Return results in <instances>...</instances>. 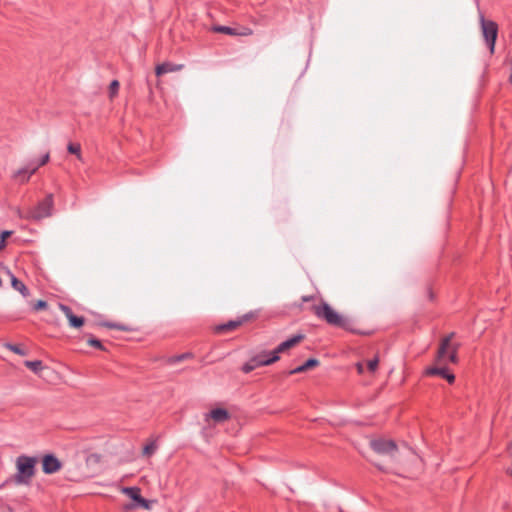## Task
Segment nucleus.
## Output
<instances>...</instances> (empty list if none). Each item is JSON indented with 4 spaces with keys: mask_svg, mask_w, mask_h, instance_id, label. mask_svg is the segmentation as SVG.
<instances>
[{
    "mask_svg": "<svg viewBox=\"0 0 512 512\" xmlns=\"http://www.w3.org/2000/svg\"><path fill=\"white\" fill-rule=\"evenodd\" d=\"M311 310L318 319L325 321L332 327L341 328L353 333L357 332L352 319L338 313L323 299L318 304H313Z\"/></svg>",
    "mask_w": 512,
    "mask_h": 512,
    "instance_id": "nucleus-1",
    "label": "nucleus"
},
{
    "mask_svg": "<svg viewBox=\"0 0 512 512\" xmlns=\"http://www.w3.org/2000/svg\"><path fill=\"white\" fill-rule=\"evenodd\" d=\"M38 459L34 456L20 455L16 458V474L14 481L16 484L27 485L35 475V467Z\"/></svg>",
    "mask_w": 512,
    "mask_h": 512,
    "instance_id": "nucleus-2",
    "label": "nucleus"
},
{
    "mask_svg": "<svg viewBox=\"0 0 512 512\" xmlns=\"http://www.w3.org/2000/svg\"><path fill=\"white\" fill-rule=\"evenodd\" d=\"M53 206V194L49 193L35 207L28 209L26 212L17 209V213L20 218L39 221L52 215Z\"/></svg>",
    "mask_w": 512,
    "mask_h": 512,
    "instance_id": "nucleus-3",
    "label": "nucleus"
},
{
    "mask_svg": "<svg viewBox=\"0 0 512 512\" xmlns=\"http://www.w3.org/2000/svg\"><path fill=\"white\" fill-rule=\"evenodd\" d=\"M454 335L455 334L452 332L441 340L436 356V360L438 363L446 364L447 362H458L457 351L460 347V344L451 343V340L454 337Z\"/></svg>",
    "mask_w": 512,
    "mask_h": 512,
    "instance_id": "nucleus-4",
    "label": "nucleus"
},
{
    "mask_svg": "<svg viewBox=\"0 0 512 512\" xmlns=\"http://www.w3.org/2000/svg\"><path fill=\"white\" fill-rule=\"evenodd\" d=\"M279 359L280 356L271 354V351H262L261 353L249 359L242 366V371L247 374L258 367L271 365L277 362Z\"/></svg>",
    "mask_w": 512,
    "mask_h": 512,
    "instance_id": "nucleus-5",
    "label": "nucleus"
},
{
    "mask_svg": "<svg viewBox=\"0 0 512 512\" xmlns=\"http://www.w3.org/2000/svg\"><path fill=\"white\" fill-rule=\"evenodd\" d=\"M482 34L490 53H494L495 43L498 35V25L492 20L485 19L484 15L480 13L479 16Z\"/></svg>",
    "mask_w": 512,
    "mask_h": 512,
    "instance_id": "nucleus-6",
    "label": "nucleus"
},
{
    "mask_svg": "<svg viewBox=\"0 0 512 512\" xmlns=\"http://www.w3.org/2000/svg\"><path fill=\"white\" fill-rule=\"evenodd\" d=\"M370 447L378 454L389 455L393 457L398 451V447L393 440L374 439L370 441Z\"/></svg>",
    "mask_w": 512,
    "mask_h": 512,
    "instance_id": "nucleus-7",
    "label": "nucleus"
},
{
    "mask_svg": "<svg viewBox=\"0 0 512 512\" xmlns=\"http://www.w3.org/2000/svg\"><path fill=\"white\" fill-rule=\"evenodd\" d=\"M254 317H255V315H254L253 312L246 313V314L238 317L235 320H230V321H228L226 323L217 325L215 327V331L217 333H225V332H228V331L236 330L241 325H243L244 323L250 321Z\"/></svg>",
    "mask_w": 512,
    "mask_h": 512,
    "instance_id": "nucleus-8",
    "label": "nucleus"
},
{
    "mask_svg": "<svg viewBox=\"0 0 512 512\" xmlns=\"http://www.w3.org/2000/svg\"><path fill=\"white\" fill-rule=\"evenodd\" d=\"M62 467L60 460L53 454H46L42 458V470L45 474H53Z\"/></svg>",
    "mask_w": 512,
    "mask_h": 512,
    "instance_id": "nucleus-9",
    "label": "nucleus"
},
{
    "mask_svg": "<svg viewBox=\"0 0 512 512\" xmlns=\"http://www.w3.org/2000/svg\"><path fill=\"white\" fill-rule=\"evenodd\" d=\"M303 339H304L303 334L294 335L293 337L280 343L273 351H271V354L279 356L280 353H283V352L287 351L288 349L296 346Z\"/></svg>",
    "mask_w": 512,
    "mask_h": 512,
    "instance_id": "nucleus-10",
    "label": "nucleus"
},
{
    "mask_svg": "<svg viewBox=\"0 0 512 512\" xmlns=\"http://www.w3.org/2000/svg\"><path fill=\"white\" fill-rule=\"evenodd\" d=\"M59 308L64 313L66 318L68 319L69 325L71 327H73V328H80L81 326H83V324L85 322L84 318L81 317V316H76L72 312V309L69 306H67L65 304H59Z\"/></svg>",
    "mask_w": 512,
    "mask_h": 512,
    "instance_id": "nucleus-11",
    "label": "nucleus"
},
{
    "mask_svg": "<svg viewBox=\"0 0 512 512\" xmlns=\"http://www.w3.org/2000/svg\"><path fill=\"white\" fill-rule=\"evenodd\" d=\"M123 492L136 502L138 506L149 509V501L141 496L140 489L138 487H126L123 489Z\"/></svg>",
    "mask_w": 512,
    "mask_h": 512,
    "instance_id": "nucleus-12",
    "label": "nucleus"
},
{
    "mask_svg": "<svg viewBox=\"0 0 512 512\" xmlns=\"http://www.w3.org/2000/svg\"><path fill=\"white\" fill-rule=\"evenodd\" d=\"M38 169V166H33V162H30L26 167L17 170L14 174V178L24 183L28 181Z\"/></svg>",
    "mask_w": 512,
    "mask_h": 512,
    "instance_id": "nucleus-13",
    "label": "nucleus"
},
{
    "mask_svg": "<svg viewBox=\"0 0 512 512\" xmlns=\"http://www.w3.org/2000/svg\"><path fill=\"white\" fill-rule=\"evenodd\" d=\"M209 419L221 423L229 419V413L226 409L216 408L205 414V420L208 421Z\"/></svg>",
    "mask_w": 512,
    "mask_h": 512,
    "instance_id": "nucleus-14",
    "label": "nucleus"
},
{
    "mask_svg": "<svg viewBox=\"0 0 512 512\" xmlns=\"http://www.w3.org/2000/svg\"><path fill=\"white\" fill-rule=\"evenodd\" d=\"M183 68V64H174L171 62H164L156 66L155 73L157 76L164 75L169 72H176Z\"/></svg>",
    "mask_w": 512,
    "mask_h": 512,
    "instance_id": "nucleus-15",
    "label": "nucleus"
},
{
    "mask_svg": "<svg viewBox=\"0 0 512 512\" xmlns=\"http://www.w3.org/2000/svg\"><path fill=\"white\" fill-rule=\"evenodd\" d=\"M212 30L214 32L223 33V34H227V35H250V34H252V31L250 29H247V31L240 33V32H237V30L232 27L222 26V25L213 26Z\"/></svg>",
    "mask_w": 512,
    "mask_h": 512,
    "instance_id": "nucleus-16",
    "label": "nucleus"
},
{
    "mask_svg": "<svg viewBox=\"0 0 512 512\" xmlns=\"http://www.w3.org/2000/svg\"><path fill=\"white\" fill-rule=\"evenodd\" d=\"M319 365V361L315 358H309L307 361H305L302 365L290 370L288 372L289 375L298 374L305 372L306 370L316 367Z\"/></svg>",
    "mask_w": 512,
    "mask_h": 512,
    "instance_id": "nucleus-17",
    "label": "nucleus"
},
{
    "mask_svg": "<svg viewBox=\"0 0 512 512\" xmlns=\"http://www.w3.org/2000/svg\"><path fill=\"white\" fill-rule=\"evenodd\" d=\"M9 275L11 277V285L12 287L19 291L24 297L29 296V289L26 287V285L17 279L12 273L9 272Z\"/></svg>",
    "mask_w": 512,
    "mask_h": 512,
    "instance_id": "nucleus-18",
    "label": "nucleus"
},
{
    "mask_svg": "<svg viewBox=\"0 0 512 512\" xmlns=\"http://www.w3.org/2000/svg\"><path fill=\"white\" fill-rule=\"evenodd\" d=\"M24 365L30 370H32L34 373H39L43 369V363L40 360H26L24 362Z\"/></svg>",
    "mask_w": 512,
    "mask_h": 512,
    "instance_id": "nucleus-19",
    "label": "nucleus"
},
{
    "mask_svg": "<svg viewBox=\"0 0 512 512\" xmlns=\"http://www.w3.org/2000/svg\"><path fill=\"white\" fill-rule=\"evenodd\" d=\"M67 150L69 153L76 155L80 161L83 160L81 154V145L79 143H69L67 145Z\"/></svg>",
    "mask_w": 512,
    "mask_h": 512,
    "instance_id": "nucleus-20",
    "label": "nucleus"
},
{
    "mask_svg": "<svg viewBox=\"0 0 512 512\" xmlns=\"http://www.w3.org/2000/svg\"><path fill=\"white\" fill-rule=\"evenodd\" d=\"M447 370L446 367H429L426 369V374L431 376L437 375L443 378Z\"/></svg>",
    "mask_w": 512,
    "mask_h": 512,
    "instance_id": "nucleus-21",
    "label": "nucleus"
},
{
    "mask_svg": "<svg viewBox=\"0 0 512 512\" xmlns=\"http://www.w3.org/2000/svg\"><path fill=\"white\" fill-rule=\"evenodd\" d=\"M4 347L21 356H25L27 354L25 350L16 344L6 343L4 344Z\"/></svg>",
    "mask_w": 512,
    "mask_h": 512,
    "instance_id": "nucleus-22",
    "label": "nucleus"
},
{
    "mask_svg": "<svg viewBox=\"0 0 512 512\" xmlns=\"http://www.w3.org/2000/svg\"><path fill=\"white\" fill-rule=\"evenodd\" d=\"M191 356L190 353H183V354H180V355H175V356H172L168 359V363L170 364H175V363H178V362H181L187 358H189Z\"/></svg>",
    "mask_w": 512,
    "mask_h": 512,
    "instance_id": "nucleus-23",
    "label": "nucleus"
},
{
    "mask_svg": "<svg viewBox=\"0 0 512 512\" xmlns=\"http://www.w3.org/2000/svg\"><path fill=\"white\" fill-rule=\"evenodd\" d=\"M87 343L94 347V348H97L99 350H105L102 342L100 340H98L97 338L93 337V336H90L88 339H87Z\"/></svg>",
    "mask_w": 512,
    "mask_h": 512,
    "instance_id": "nucleus-24",
    "label": "nucleus"
},
{
    "mask_svg": "<svg viewBox=\"0 0 512 512\" xmlns=\"http://www.w3.org/2000/svg\"><path fill=\"white\" fill-rule=\"evenodd\" d=\"M156 449H157L156 444L154 442H151L144 446L143 455L149 457L156 451Z\"/></svg>",
    "mask_w": 512,
    "mask_h": 512,
    "instance_id": "nucleus-25",
    "label": "nucleus"
},
{
    "mask_svg": "<svg viewBox=\"0 0 512 512\" xmlns=\"http://www.w3.org/2000/svg\"><path fill=\"white\" fill-rule=\"evenodd\" d=\"M100 325L110 328V329H118V330H122V331L127 330V328L124 325L118 324V323H113V322H102Z\"/></svg>",
    "mask_w": 512,
    "mask_h": 512,
    "instance_id": "nucleus-26",
    "label": "nucleus"
},
{
    "mask_svg": "<svg viewBox=\"0 0 512 512\" xmlns=\"http://www.w3.org/2000/svg\"><path fill=\"white\" fill-rule=\"evenodd\" d=\"M118 89H119V82L117 80H113L109 86L110 97H114L117 94Z\"/></svg>",
    "mask_w": 512,
    "mask_h": 512,
    "instance_id": "nucleus-27",
    "label": "nucleus"
},
{
    "mask_svg": "<svg viewBox=\"0 0 512 512\" xmlns=\"http://www.w3.org/2000/svg\"><path fill=\"white\" fill-rule=\"evenodd\" d=\"M378 364H379V358L376 356L367 362L368 370L370 372H375V370L378 367Z\"/></svg>",
    "mask_w": 512,
    "mask_h": 512,
    "instance_id": "nucleus-28",
    "label": "nucleus"
},
{
    "mask_svg": "<svg viewBox=\"0 0 512 512\" xmlns=\"http://www.w3.org/2000/svg\"><path fill=\"white\" fill-rule=\"evenodd\" d=\"M47 307V302L44 301V300H38L34 305H33V310L35 311H39V310H42V309H45Z\"/></svg>",
    "mask_w": 512,
    "mask_h": 512,
    "instance_id": "nucleus-29",
    "label": "nucleus"
},
{
    "mask_svg": "<svg viewBox=\"0 0 512 512\" xmlns=\"http://www.w3.org/2000/svg\"><path fill=\"white\" fill-rule=\"evenodd\" d=\"M49 158H50L49 153H46L45 155L42 156L39 163L33 162V166H38V168H39L40 166L45 165L49 161Z\"/></svg>",
    "mask_w": 512,
    "mask_h": 512,
    "instance_id": "nucleus-30",
    "label": "nucleus"
},
{
    "mask_svg": "<svg viewBox=\"0 0 512 512\" xmlns=\"http://www.w3.org/2000/svg\"><path fill=\"white\" fill-rule=\"evenodd\" d=\"M443 378H445L449 383H453L455 380L454 374L450 373L449 370H447Z\"/></svg>",
    "mask_w": 512,
    "mask_h": 512,
    "instance_id": "nucleus-31",
    "label": "nucleus"
},
{
    "mask_svg": "<svg viewBox=\"0 0 512 512\" xmlns=\"http://www.w3.org/2000/svg\"><path fill=\"white\" fill-rule=\"evenodd\" d=\"M12 234L11 231H3L0 235V239H3V241L6 240L7 237H9Z\"/></svg>",
    "mask_w": 512,
    "mask_h": 512,
    "instance_id": "nucleus-32",
    "label": "nucleus"
},
{
    "mask_svg": "<svg viewBox=\"0 0 512 512\" xmlns=\"http://www.w3.org/2000/svg\"><path fill=\"white\" fill-rule=\"evenodd\" d=\"M356 369H357V372H358L359 374H363V372H364V367H363L362 363H360V362H359V363H357V364H356Z\"/></svg>",
    "mask_w": 512,
    "mask_h": 512,
    "instance_id": "nucleus-33",
    "label": "nucleus"
},
{
    "mask_svg": "<svg viewBox=\"0 0 512 512\" xmlns=\"http://www.w3.org/2000/svg\"><path fill=\"white\" fill-rule=\"evenodd\" d=\"M312 299H313V296H303L302 297L303 302H308V301H311Z\"/></svg>",
    "mask_w": 512,
    "mask_h": 512,
    "instance_id": "nucleus-34",
    "label": "nucleus"
},
{
    "mask_svg": "<svg viewBox=\"0 0 512 512\" xmlns=\"http://www.w3.org/2000/svg\"><path fill=\"white\" fill-rule=\"evenodd\" d=\"M5 247V241L3 239H0V250Z\"/></svg>",
    "mask_w": 512,
    "mask_h": 512,
    "instance_id": "nucleus-35",
    "label": "nucleus"
}]
</instances>
